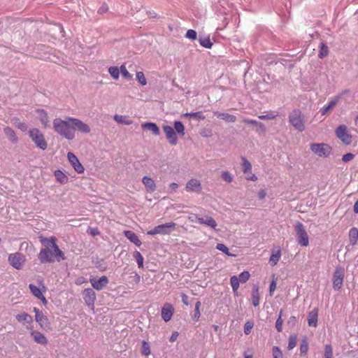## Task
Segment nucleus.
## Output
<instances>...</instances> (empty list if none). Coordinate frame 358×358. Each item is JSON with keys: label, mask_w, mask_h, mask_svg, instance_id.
<instances>
[{"label": "nucleus", "mask_w": 358, "mask_h": 358, "mask_svg": "<svg viewBox=\"0 0 358 358\" xmlns=\"http://www.w3.org/2000/svg\"><path fill=\"white\" fill-rule=\"evenodd\" d=\"M185 36L187 38H189L192 40H195V39H196L197 34H196V31H194L193 29H189V30H187V31L185 34Z\"/></svg>", "instance_id": "4d7b16f0"}, {"label": "nucleus", "mask_w": 358, "mask_h": 358, "mask_svg": "<svg viewBox=\"0 0 358 358\" xmlns=\"http://www.w3.org/2000/svg\"><path fill=\"white\" fill-rule=\"evenodd\" d=\"M349 239L351 245H355L358 241V229L352 227L349 231Z\"/></svg>", "instance_id": "c85d7f7f"}, {"label": "nucleus", "mask_w": 358, "mask_h": 358, "mask_svg": "<svg viewBox=\"0 0 358 358\" xmlns=\"http://www.w3.org/2000/svg\"><path fill=\"white\" fill-rule=\"evenodd\" d=\"M163 130L169 143L172 145H176L178 143V138L174 129L171 126L164 125Z\"/></svg>", "instance_id": "ddd939ff"}, {"label": "nucleus", "mask_w": 358, "mask_h": 358, "mask_svg": "<svg viewBox=\"0 0 358 358\" xmlns=\"http://www.w3.org/2000/svg\"><path fill=\"white\" fill-rule=\"evenodd\" d=\"M201 301H197L196 303H195V308H194V316H193V320H195V321H198L200 316H201V313H200V307H201Z\"/></svg>", "instance_id": "09e8293b"}, {"label": "nucleus", "mask_w": 358, "mask_h": 358, "mask_svg": "<svg viewBox=\"0 0 358 358\" xmlns=\"http://www.w3.org/2000/svg\"><path fill=\"white\" fill-rule=\"evenodd\" d=\"M324 358H333V350L331 345H326L324 347Z\"/></svg>", "instance_id": "864d4df0"}, {"label": "nucleus", "mask_w": 358, "mask_h": 358, "mask_svg": "<svg viewBox=\"0 0 358 358\" xmlns=\"http://www.w3.org/2000/svg\"><path fill=\"white\" fill-rule=\"evenodd\" d=\"M173 314V308L171 304H166L162 309V317L165 322H169Z\"/></svg>", "instance_id": "a211bd4d"}, {"label": "nucleus", "mask_w": 358, "mask_h": 358, "mask_svg": "<svg viewBox=\"0 0 358 358\" xmlns=\"http://www.w3.org/2000/svg\"><path fill=\"white\" fill-rule=\"evenodd\" d=\"M3 131L6 136L9 138V140H10L13 143H16L17 141V137L16 136V134L12 128L6 127L4 128Z\"/></svg>", "instance_id": "c756f323"}, {"label": "nucleus", "mask_w": 358, "mask_h": 358, "mask_svg": "<svg viewBox=\"0 0 358 358\" xmlns=\"http://www.w3.org/2000/svg\"><path fill=\"white\" fill-rule=\"evenodd\" d=\"M289 122L299 131H303L306 129L304 117L299 109L293 110L289 113Z\"/></svg>", "instance_id": "7ed1b4c3"}, {"label": "nucleus", "mask_w": 358, "mask_h": 358, "mask_svg": "<svg viewBox=\"0 0 358 358\" xmlns=\"http://www.w3.org/2000/svg\"><path fill=\"white\" fill-rule=\"evenodd\" d=\"M55 176L56 180L62 184H66L69 181V178L60 170L55 171Z\"/></svg>", "instance_id": "7c9ffc66"}, {"label": "nucleus", "mask_w": 358, "mask_h": 358, "mask_svg": "<svg viewBox=\"0 0 358 358\" xmlns=\"http://www.w3.org/2000/svg\"><path fill=\"white\" fill-rule=\"evenodd\" d=\"M31 336H33L34 341L38 344L46 345L48 343V339L45 335L41 332L33 331L31 332Z\"/></svg>", "instance_id": "a878e982"}, {"label": "nucleus", "mask_w": 358, "mask_h": 358, "mask_svg": "<svg viewBox=\"0 0 358 358\" xmlns=\"http://www.w3.org/2000/svg\"><path fill=\"white\" fill-rule=\"evenodd\" d=\"M282 310L280 311L279 316L275 322V328L278 332H281L282 331V323L283 321L282 320Z\"/></svg>", "instance_id": "8fccbe9b"}, {"label": "nucleus", "mask_w": 358, "mask_h": 358, "mask_svg": "<svg viewBox=\"0 0 358 358\" xmlns=\"http://www.w3.org/2000/svg\"><path fill=\"white\" fill-rule=\"evenodd\" d=\"M174 130L178 134V135L181 136H184L185 133V127L183 124L180 121H175L174 122Z\"/></svg>", "instance_id": "72a5a7b5"}, {"label": "nucleus", "mask_w": 358, "mask_h": 358, "mask_svg": "<svg viewBox=\"0 0 358 358\" xmlns=\"http://www.w3.org/2000/svg\"><path fill=\"white\" fill-rule=\"evenodd\" d=\"M266 196V190L264 189H260L259 192H258V198L261 200L265 199Z\"/></svg>", "instance_id": "338daca9"}, {"label": "nucleus", "mask_w": 358, "mask_h": 358, "mask_svg": "<svg viewBox=\"0 0 358 358\" xmlns=\"http://www.w3.org/2000/svg\"><path fill=\"white\" fill-rule=\"evenodd\" d=\"M222 178L227 182H231L233 180V177L231 176L229 171L222 172Z\"/></svg>", "instance_id": "13d9d810"}, {"label": "nucleus", "mask_w": 358, "mask_h": 358, "mask_svg": "<svg viewBox=\"0 0 358 358\" xmlns=\"http://www.w3.org/2000/svg\"><path fill=\"white\" fill-rule=\"evenodd\" d=\"M281 257V250L278 248V250H272L271 255L269 259V263L272 266H275L279 262Z\"/></svg>", "instance_id": "b1692460"}, {"label": "nucleus", "mask_w": 358, "mask_h": 358, "mask_svg": "<svg viewBox=\"0 0 358 358\" xmlns=\"http://www.w3.org/2000/svg\"><path fill=\"white\" fill-rule=\"evenodd\" d=\"M275 288H276V282L274 280H273L269 286V292H270L271 295H272V294L274 292V290L275 289Z\"/></svg>", "instance_id": "69168bd1"}, {"label": "nucleus", "mask_w": 358, "mask_h": 358, "mask_svg": "<svg viewBox=\"0 0 358 358\" xmlns=\"http://www.w3.org/2000/svg\"><path fill=\"white\" fill-rule=\"evenodd\" d=\"M120 71L121 72L123 77L127 79H131L132 78V76L129 73V72L127 71L124 65H122L120 66Z\"/></svg>", "instance_id": "6e6d98bb"}, {"label": "nucleus", "mask_w": 358, "mask_h": 358, "mask_svg": "<svg viewBox=\"0 0 358 358\" xmlns=\"http://www.w3.org/2000/svg\"><path fill=\"white\" fill-rule=\"evenodd\" d=\"M176 224L171 222L162 224H159L155 227L154 229L148 231L147 234L148 235H156V234H170L173 231L176 229Z\"/></svg>", "instance_id": "39448f33"}, {"label": "nucleus", "mask_w": 358, "mask_h": 358, "mask_svg": "<svg viewBox=\"0 0 358 358\" xmlns=\"http://www.w3.org/2000/svg\"><path fill=\"white\" fill-rule=\"evenodd\" d=\"M33 311L35 313L36 322H38L42 328L48 327L50 323L48 317L44 315L43 312L36 307L34 308Z\"/></svg>", "instance_id": "dca6fc26"}, {"label": "nucleus", "mask_w": 358, "mask_h": 358, "mask_svg": "<svg viewBox=\"0 0 358 358\" xmlns=\"http://www.w3.org/2000/svg\"><path fill=\"white\" fill-rule=\"evenodd\" d=\"M41 243L44 246L38 255L41 264L54 262L55 258L57 262L65 259L64 254L57 245L55 237L42 238Z\"/></svg>", "instance_id": "f257e3e1"}, {"label": "nucleus", "mask_w": 358, "mask_h": 358, "mask_svg": "<svg viewBox=\"0 0 358 358\" xmlns=\"http://www.w3.org/2000/svg\"><path fill=\"white\" fill-rule=\"evenodd\" d=\"M339 99H340V96H336V97L334 98L332 100H331L327 106H324L322 108H321V110L320 111L321 115H325L329 110L333 108L337 104Z\"/></svg>", "instance_id": "bb28decb"}, {"label": "nucleus", "mask_w": 358, "mask_h": 358, "mask_svg": "<svg viewBox=\"0 0 358 358\" xmlns=\"http://www.w3.org/2000/svg\"><path fill=\"white\" fill-rule=\"evenodd\" d=\"M274 117L275 116L271 114L262 115L259 116V118L260 120H272Z\"/></svg>", "instance_id": "774afa93"}, {"label": "nucleus", "mask_w": 358, "mask_h": 358, "mask_svg": "<svg viewBox=\"0 0 358 358\" xmlns=\"http://www.w3.org/2000/svg\"><path fill=\"white\" fill-rule=\"evenodd\" d=\"M201 189V182L197 179H190L186 184V190L187 192H199Z\"/></svg>", "instance_id": "f3484780"}, {"label": "nucleus", "mask_w": 358, "mask_h": 358, "mask_svg": "<svg viewBox=\"0 0 358 358\" xmlns=\"http://www.w3.org/2000/svg\"><path fill=\"white\" fill-rule=\"evenodd\" d=\"M355 158V155L352 153H347L343 155L342 160L344 162H348L352 160Z\"/></svg>", "instance_id": "052dcab7"}, {"label": "nucleus", "mask_w": 358, "mask_h": 358, "mask_svg": "<svg viewBox=\"0 0 358 358\" xmlns=\"http://www.w3.org/2000/svg\"><path fill=\"white\" fill-rule=\"evenodd\" d=\"M294 230L296 234L298 243L303 247L308 246L309 239L303 224L300 222H296L294 226Z\"/></svg>", "instance_id": "423d86ee"}, {"label": "nucleus", "mask_w": 358, "mask_h": 358, "mask_svg": "<svg viewBox=\"0 0 358 358\" xmlns=\"http://www.w3.org/2000/svg\"><path fill=\"white\" fill-rule=\"evenodd\" d=\"M240 280H238V277L236 275H233L230 278V284L232 287L233 292L236 294L238 289L239 287V283Z\"/></svg>", "instance_id": "c9c22d12"}, {"label": "nucleus", "mask_w": 358, "mask_h": 358, "mask_svg": "<svg viewBox=\"0 0 358 358\" xmlns=\"http://www.w3.org/2000/svg\"><path fill=\"white\" fill-rule=\"evenodd\" d=\"M92 287L96 290H102L108 284V278L106 275L101 276L99 279L91 278L90 280Z\"/></svg>", "instance_id": "2eb2a0df"}, {"label": "nucleus", "mask_w": 358, "mask_h": 358, "mask_svg": "<svg viewBox=\"0 0 358 358\" xmlns=\"http://www.w3.org/2000/svg\"><path fill=\"white\" fill-rule=\"evenodd\" d=\"M310 148L314 154L320 157H327L331 152V148L325 143H312Z\"/></svg>", "instance_id": "0eeeda50"}, {"label": "nucleus", "mask_w": 358, "mask_h": 358, "mask_svg": "<svg viewBox=\"0 0 358 358\" xmlns=\"http://www.w3.org/2000/svg\"><path fill=\"white\" fill-rule=\"evenodd\" d=\"M336 135L345 145H348L352 143V136L349 134L347 127L344 124L338 127L336 130Z\"/></svg>", "instance_id": "6e6552de"}, {"label": "nucleus", "mask_w": 358, "mask_h": 358, "mask_svg": "<svg viewBox=\"0 0 358 358\" xmlns=\"http://www.w3.org/2000/svg\"><path fill=\"white\" fill-rule=\"evenodd\" d=\"M39 119L42 124H43L44 127H47L49 120L48 113L44 110H40Z\"/></svg>", "instance_id": "79ce46f5"}, {"label": "nucleus", "mask_w": 358, "mask_h": 358, "mask_svg": "<svg viewBox=\"0 0 358 358\" xmlns=\"http://www.w3.org/2000/svg\"><path fill=\"white\" fill-rule=\"evenodd\" d=\"M141 127L144 130H149L152 131L155 136H159L160 134L159 129L155 123L145 122L142 124Z\"/></svg>", "instance_id": "412c9836"}, {"label": "nucleus", "mask_w": 358, "mask_h": 358, "mask_svg": "<svg viewBox=\"0 0 358 358\" xmlns=\"http://www.w3.org/2000/svg\"><path fill=\"white\" fill-rule=\"evenodd\" d=\"M243 161V171L245 173H248V171H251L252 166L250 162L244 157H241Z\"/></svg>", "instance_id": "49530a36"}, {"label": "nucleus", "mask_w": 358, "mask_h": 358, "mask_svg": "<svg viewBox=\"0 0 358 358\" xmlns=\"http://www.w3.org/2000/svg\"><path fill=\"white\" fill-rule=\"evenodd\" d=\"M188 219L192 222H199V219H201V217H199L196 214H191Z\"/></svg>", "instance_id": "0e129e2a"}, {"label": "nucleus", "mask_w": 358, "mask_h": 358, "mask_svg": "<svg viewBox=\"0 0 358 358\" xmlns=\"http://www.w3.org/2000/svg\"><path fill=\"white\" fill-rule=\"evenodd\" d=\"M67 157H68L69 162L73 167L74 170L78 173H83L84 172L85 169H84L83 166L80 164L78 157L73 152H68Z\"/></svg>", "instance_id": "4468645a"}, {"label": "nucleus", "mask_w": 358, "mask_h": 358, "mask_svg": "<svg viewBox=\"0 0 358 358\" xmlns=\"http://www.w3.org/2000/svg\"><path fill=\"white\" fill-rule=\"evenodd\" d=\"M344 279V269L342 267L336 268L333 276V287L335 290H339L343 285Z\"/></svg>", "instance_id": "1a4fd4ad"}, {"label": "nucleus", "mask_w": 358, "mask_h": 358, "mask_svg": "<svg viewBox=\"0 0 358 358\" xmlns=\"http://www.w3.org/2000/svg\"><path fill=\"white\" fill-rule=\"evenodd\" d=\"M16 320L19 322H24L27 324H30L33 322L32 317L27 313H22L16 315Z\"/></svg>", "instance_id": "2f4dec72"}, {"label": "nucleus", "mask_w": 358, "mask_h": 358, "mask_svg": "<svg viewBox=\"0 0 358 358\" xmlns=\"http://www.w3.org/2000/svg\"><path fill=\"white\" fill-rule=\"evenodd\" d=\"M142 182L145 185L146 190L148 192H153L156 189V185L154 180L150 177L144 176L142 179Z\"/></svg>", "instance_id": "aec40b11"}, {"label": "nucleus", "mask_w": 358, "mask_h": 358, "mask_svg": "<svg viewBox=\"0 0 358 358\" xmlns=\"http://www.w3.org/2000/svg\"><path fill=\"white\" fill-rule=\"evenodd\" d=\"M329 54V48L328 46L323 42H322L320 45V50L318 53V57L320 59H323L326 57Z\"/></svg>", "instance_id": "473e14b6"}, {"label": "nucleus", "mask_w": 358, "mask_h": 358, "mask_svg": "<svg viewBox=\"0 0 358 358\" xmlns=\"http://www.w3.org/2000/svg\"><path fill=\"white\" fill-rule=\"evenodd\" d=\"M108 73L115 80H117L120 77V69L117 66H110L108 69Z\"/></svg>", "instance_id": "a19ab883"}, {"label": "nucleus", "mask_w": 358, "mask_h": 358, "mask_svg": "<svg viewBox=\"0 0 358 358\" xmlns=\"http://www.w3.org/2000/svg\"><path fill=\"white\" fill-rule=\"evenodd\" d=\"M273 358H282V352L280 348L278 346H273L272 348Z\"/></svg>", "instance_id": "603ef678"}, {"label": "nucleus", "mask_w": 358, "mask_h": 358, "mask_svg": "<svg viewBox=\"0 0 358 358\" xmlns=\"http://www.w3.org/2000/svg\"><path fill=\"white\" fill-rule=\"evenodd\" d=\"M182 116L185 117H194L198 120H204L206 118V117L203 115L202 111H197L194 113H186L183 114Z\"/></svg>", "instance_id": "e433bc0d"}, {"label": "nucleus", "mask_w": 358, "mask_h": 358, "mask_svg": "<svg viewBox=\"0 0 358 358\" xmlns=\"http://www.w3.org/2000/svg\"><path fill=\"white\" fill-rule=\"evenodd\" d=\"M243 122H245L247 124L249 125H253L257 127V131H261L264 132L266 131V127L264 125L263 123L261 122H258L255 120H250V119H244Z\"/></svg>", "instance_id": "cd10ccee"}, {"label": "nucleus", "mask_w": 358, "mask_h": 358, "mask_svg": "<svg viewBox=\"0 0 358 358\" xmlns=\"http://www.w3.org/2000/svg\"><path fill=\"white\" fill-rule=\"evenodd\" d=\"M124 236L128 238L131 243L135 244L136 246H140L141 245V241L138 238V236L132 231H124Z\"/></svg>", "instance_id": "4be33fe9"}, {"label": "nucleus", "mask_w": 358, "mask_h": 358, "mask_svg": "<svg viewBox=\"0 0 358 358\" xmlns=\"http://www.w3.org/2000/svg\"><path fill=\"white\" fill-rule=\"evenodd\" d=\"M253 327V324L251 323V322H246L245 326H244V333L246 334V335H248L250 334L251 332V329Z\"/></svg>", "instance_id": "680f3d73"}, {"label": "nucleus", "mask_w": 358, "mask_h": 358, "mask_svg": "<svg viewBox=\"0 0 358 358\" xmlns=\"http://www.w3.org/2000/svg\"><path fill=\"white\" fill-rule=\"evenodd\" d=\"M69 117H66L65 120L55 118L53 120V127L55 131L60 136L68 140H73L75 138V134Z\"/></svg>", "instance_id": "f03ea898"}, {"label": "nucleus", "mask_w": 358, "mask_h": 358, "mask_svg": "<svg viewBox=\"0 0 358 358\" xmlns=\"http://www.w3.org/2000/svg\"><path fill=\"white\" fill-rule=\"evenodd\" d=\"M213 115L217 117L224 120L227 122H235L236 120V117L235 115L227 113L213 111Z\"/></svg>", "instance_id": "6ab92c4d"}, {"label": "nucleus", "mask_w": 358, "mask_h": 358, "mask_svg": "<svg viewBox=\"0 0 358 358\" xmlns=\"http://www.w3.org/2000/svg\"><path fill=\"white\" fill-rule=\"evenodd\" d=\"M69 120L73 124V131L78 130L82 133L88 134L90 132L91 129L88 124L83 122L79 119L75 117H69Z\"/></svg>", "instance_id": "9d476101"}, {"label": "nucleus", "mask_w": 358, "mask_h": 358, "mask_svg": "<svg viewBox=\"0 0 358 358\" xmlns=\"http://www.w3.org/2000/svg\"><path fill=\"white\" fill-rule=\"evenodd\" d=\"M199 223L201 224H206L214 229L216 228L217 225L215 220L210 216L201 217V219H199Z\"/></svg>", "instance_id": "393cba45"}, {"label": "nucleus", "mask_w": 358, "mask_h": 358, "mask_svg": "<svg viewBox=\"0 0 358 358\" xmlns=\"http://www.w3.org/2000/svg\"><path fill=\"white\" fill-rule=\"evenodd\" d=\"M317 309H314L308 313V323L310 327H315L317 325Z\"/></svg>", "instance_id": "5701e85b"}, {"label": "nucleus", "mask_w": 358, "mask_h": 358, "mask_svg": "<svg viewBox=\"0 0 358 358\" xmlns=\"http://www.w3.org/2000/svg\"><path fill=\"white\" fill-rule=\"evenodd\" d=\"M150 348L148 342L143 341L142 342L141 353L145 356H148L150 354Z\"/></svg>", "instance_id": "de8ad7c7"}, {"label": "nucleus", "mask_w": 358, "mask_h": 358, "mask_svg": "<svg viewBox=\"0 0 358 358\" xmlns=\"http://www.w3.org/2000/svg\"><path fill=\"white\" fill-rule=\"evenodd\" d=\"M297 336L296 334L291 335L289 338L287 349L292 350L296 345Z\"/></svg>", "instance_id": "a18cd8bd"}, {"label": "nucleus", "mask_w": 358, "mask_h": 358, "mask_svg": "<svg viewBox=\"0 0 358 358\" xmlns=\"http://www.w3.org/2000/svg\"><path fill=\"white\" fill-rule=\"evenodd\" d=\"M8 261L13 267L16 269H21L24 264V259L22 255L17 252L10 255L8 257Z\"/></svg>", "instance_id": "9b49d317"}, {"label": "nucleus", "mask_w": 358, "mask_h": 358, "mask_svg": "<svg viewBox=\"0 0 358 358\" xmlns=\"http://www.w3.org/2000/svg\"><path fill=\"white\" fill-rule=\"evenodd\" d=\"M29 288L30 289L31 293L36 298L38 299L40 297H43V294L41 289L34 284H29Z\"/></svg>", "instance_id": "4c0bfd02"}, {"label": "nucleus", "mask_w": 358, "mask_h": 358, "mask_svg": "<svg viewBox=\"0 0 358 358\" xmlns=\"http://www.w3.org/2000/svg\"><path fill=\"white\" fill-rule=\"evenodd\" d=\"M124 117L122 116V115H115L114 116V119L115 121H117V122L119 123H124L125 124H131V122L130 121H124Z\"/></svg>", "instance_id": "bf43d9fd"}, {"label": "nucleus", "mask_w": 358, "mask_h": 358, "mask_svg": "<svg viewBox=\"0 0 358 358\" xmlns=\"http://www.w3.org/2000/svg\"><path fill=\"white\" fill-rule=\"evenodd\" d=\"M250 274L248 271H244L241 272L238 278L241 282H246L250 278Z\"/></svg>", "instance_id": "3c124183"}, {"label": "nucleus", "mask_w": 358, "mask_h": 358, "mask_svg": "<svg viewBox=\"0 0 358 358\" xmlns=\"http://www.w3.org/2000/svg\"><path fill=\"white\" fill-rule=\"evenodd\" d=\"M85 304L89 307H94L96 299V293L92 288H86L83 292Z\"/></svg>", "instance_id": "f8f14e48"}, {"label": "nucleus", "mask_w": 358, "mask_h": 358, "mask_svg": "<svg viewBox=\"0 0 358 358\" xmlns=\"http://www.w3.org/2000/svg\"><path fill=\"white\" fill-rule=\"evenodd\" d=\"M134 257L135 258L137 264L139 268L143 267V257L138 251H135L134 253Z\"/></svg>", "instance_id": "c03bdc74"}, {"label": "nucleus", "mask_w": 358, "mask_h": 358, "mask_svg": "<svg viewBox=\"0 0 358 358\" xmlns=\"http://www.w3.org/2000/svg\"><path fill=\"white\" fill-rule=\"evenodd\" d=\"M136 79L141 85H145L147 83L145 75L142 71H138L136 73Z\"/></svg>", "instance_id": "5fc2aeb1"}, {"label": "nucleus", "mask_w": 358, "mask_h": 358, "mask_svg": "<svg viewBox=\"0 0 358 358\" xmlns=\"http://www.w3.org/2000/svg\"><path fill=\"white\" fill-rule=\"evenodd\" d=\"M181 299H182V302L185 305L188 306L189 304V296L187 294H185V293H182Z\"/></svg>", "instance_id": "e2e57ef3"}, {"label": "nucleus", "mask_w": 358, "mask_h": 358, "mask_svg": "<svg viewBox=\"0 0 358 358\" xmlns=\"http://www.w3.org/2000/svg\"><path fill=\"white\" fill-rule=\"evenodd\" d=\"M29 137L31 141L34 143L35 145L41 149L42 150H45L48 148V143L45 139V136L37 128L31 129L29 131Z\"/></svg>", "instance_id": "20e7f679"}, {"label": "nucleus", "mask_w": 358, "mask_h": 358, "mask_svg": "<svg viewBox=\"0 0 358 358\" xmlns=\"http://www.w3.org/2000/svg\"><path fill=\"white\" fill-rule=\"evenodd\" d=\"M308 350V343L307 339L305 338L302 340L300 344V355L305 356Z\"/></svg>", "instance_id": "ea45409f"}, {"label": "nucleus", "mask_w": 358, "mask_h": 358, "mask_svg": "<svg viewBox=\"0 0 358 358\" xmlns=\"http://www.w3.org/2000/svg\"><path fill=\"white\" fill-rule=\"evenodd\" d=\"M216 249H217L220 251H222L224 254H226L228 256L234 257L235 256L234 254L231 253L229 250V248L223 243H217L216 245Z\"/></svg>", "instance_id": "37998d69"}, {"label": "nucleus", "mask_w": 358, "mask_h": 358, "mask_svg": "<svg viewBox=\"0 0 358 358\" xmlns=\"http://www.w3.org/2000/svg\"><path fill=\"white\" fill-rule=\"evenodd\" d=\"M252 305L254 306H257L259 304V289L257 286H255L252 289Z\"/></svg>", "instance_id": "f704fd0d"}, {"label": "nucleus", "mask_w": 358, "mask_h": 358, "mask_svg": "<svg viewBox=\"0 0 358 358\" xmlns=\"http://www.w3.org/2000/svg\"><path fill=\"white\" fill-rule=\"evenodd\" d=\"M199 41L200 45L205 48H211L213 43H211L209 37H199Z\"/></svg>", "instance_id": "58836bf2"}]
</instances>
